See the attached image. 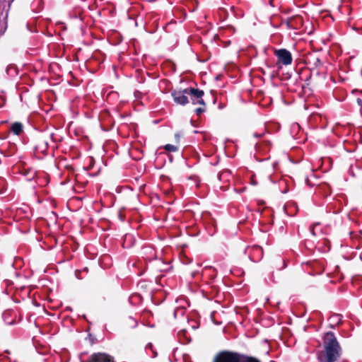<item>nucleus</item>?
Returning a JSON list of instances; mask_svg holds the SVG:
<instances>
[{
    "mask_svg": "<svg viewBox=\"0 0 362 362\" xmlns=\"http://www.w3.org/2000/svg\"><path fill=\"white\" fill-rule=\"evenodd\" d=\"M342 351L333 332H327L322 338V344L316 351V362H337Z\"/></svg>",
    "mask_w": 362,
    "mask_h": 362,
    "instance_id": "nucleus-1",
    "label": "nucleus"
},
{
    "mask_svg": "<svg viewBox=\"0 0 362 362\" xmlns=\"http://www.w3.org/2000/svg\"><path fill=\"white\" fill-rule=\"evenodd\" d=\"M243 355L229 352L222 351L218 354L214 358V362H240Z\"/></svg>",
    "mask_w": 362,
    "mask_h": 362,
    "instance_id": "nucleus-2",
    "label": "nucleus"
},
{
    "mask_svg": "<svg viewBox=\"0 0 362 362\" xmlns=\"http://www.w3.org/2000/svg\"><path fill=\"white\" fill-rule=\"evenodd\" d=\"M185 93L191 95V99L193 104H199L204 107L205 106L204 100L202 98L204 94L203 90L195 89L194 88H189L185 89Z\"/></svg>",
    "mask_w": 362,
    "mask_h": 362,
    "instance_id": "nucleus-3",
    "label": "nucleus"
},
{
    "mask_svg": "<svg viewBox=\"0 0 362 362\" xmlns=\"http://www.w3.org/2000/svg\"><path fill=\"white\" fill-rule=\"evenodd\" d=\"M275 55L278 58L279 62L287 66L292 63L293 58L291 52L286 49H276L274 52Z\"/></svg>",
    "mask_w": 362,
    "mask_h": 362,
    "instance_id": "nucleus-4",
    "label": "nucleus"
},
{
    "mask_svg": "<svg viewBox=\"0 0 362 362\" xmlns=\"http://www.w3.org/2000/svg\"><path fill=\"white\" fill-rule=\"evenodd\" d=\"M188 94L185 93V89L180 91H174L172 93V96L173 98L174 101L180 105H185L189 103L187 95Z\"/></svg>",
    "mask_w": 362,
    "mask_h": 362,
    "instance_id": "nucleus-5",
    "label": "nucleus"
},
{
    "mask_svg": "<svg viewBox=\"0 0 362 362\" xmlns=\"http://www.w3.org/2000/svg\"><path fill=\"white\" fill-rule=\"evenodd\" d=\"M88 362H115L113 358L104 353L94 354Z\"/></svg>",
    "mask_w": 362,
    "mask_h": 362,
    "instance_id": "nucleus-6",
    "label": "nucleus"
},
{
    "mask_svg": "<svg viewBox=\"0 0 362 362\" xmlns=\"http://www.w3.org/2000/svg\"><path fill=\"white\" fill-rule=\"evenodd\" d=\"M263 255L262 248L258 245L253 246L250 251V258L252 262H259Z\"/></svg>",
    "mask_w": 362,
    "mask_h": 362,
    "instance_id": "nucleus-7",
    "label": "nucleus"
},
{
    "mask_svg": "<svg viewBox=\"0 0 362 362\" xmlns=\"http://www.w3.org/2000/svg\"><path fill=\"white\" fill-rule=\"evenodd\" d=\"M270 142L269 141H262V143L260 144H258L256 145V148H257V151L262 153H266L267 151H269V149H270Z\"/></svg>",
    "mask_w": 362,
    "mask_h": 362,
    "instance_id": "nucleus-8",
    "label": "nucleus"
},
{
    "mask_svg": "<svg viewBox=\"0 0 362 362\" xmlns=\"http://www.w3.org/2000/svg\"><path fill=\"white\" fill-rule=\"evenodd\" d=\"M23 124L20 122H15L11 127V132L16 135H20L23 132Z\"/></svg>",
    "mask_w": 362,
    "mask_h": 362,
    "instance_id": "nucleus-9",
    "label": "nucleus"
},
{
    "mask_svg": "<svg viewBox=\"0 0 362 362\" xmlns=\"http://www.w3.org/2000/svg\"><path fill=\"white\" fill-rule=\"evenodd\" d=\"M240 362H260L258 359L254 357H250L243 355Z\"/></svg>",
    "mask_w": 362,
    "mask_h": 362,
    "instance_id": "nucleus-10",
    "label": "nucleus"
},
{
    "mask_svg": "<svg viewBox=\"0 0 362 362\" xmlns=\"http://www.w3.org/2000/svg\"><path fill=\"white\" fill-rule=\"evenodd\" d=\"M13 0H0V8H5L10 7L11 4Z\"/></svg>",
    "mask_w": 362,
    "mask_h": 362,
    "instance_id": "nucleus-11",
    "label": "nucleus"
},
{
    "mask_svg": "<svg viewBox=\"0 0 362 362\" xmlns=\"http://www.w3.org/2000/svg\"><path fill=\"white\" fill-rule=\"evenodd\" d=\"M165 149L168 151L175 152L177 151V147L172 144H167L165 146Z\"/></svg>",
    "mask_w": 362,
    "mask_h": 362,
    "instance_id": "nucleus-12",
    "label": "nucleus"
},
{
    "mask_svg": "<svg viewBox=\"0 0 362 362\" xmlns=\"http://www.w3.org/2000/svg\"><path fill=\"white\" fill-rule=\"evenodd\" d=\"M143 254L144 255H147V254H151L153 256H154V251L152 248H150V247H144L143 249Z\"/></svg>",
    "mask_w": 362,
    "mask_h": 362,
    "instance_id": "nucleus-13",
    "label": "nucleus"
},
{
    "mask_svg": "<svg viewBox=\"0 0 362 362\" xmlns=\"http://www.w3.org/2000/svg\"><path fill=\"white\" fill-rule=\"evenodd\" d=\"M230 173L229 171L228 170H225V171H223L222 173H221L219 175H218V178L220 180H222L223 177H225L226 175H228V174Z\"/></svg>",
    "mask_w": 362,
    "mask_h": 362,
    "instance_id": "nucleus-14",
    "label": "nucleus"
},
{
    "mask_svg": "<svg viewBox=\"0 0 362 362\" xmlns=\"http://www.w3.org/2000/svg\"><path fill=\"white\" fill-rule=\"evenodd\" d=\"M205 111V108L204 107H198L195 110V112L197 113V115H201L202 113H203Z\"/></svg>",
    "mask_w": 362,
    "mask_h": 362,
    "instance_id": "nucleus-15",
    "label": "nucleus"
},
{
    "mask_svg": "<svg viewBox=\"0 0 362 362\" xmlns=\"http://www.w3.org/2000/svg\"><path fill=\"white\" fill-rule=\"evenodd\" d=\"M129 321H131L132 322V327H136V325H137V322L132 317H129Z\"/></svg>",
    "mask_w": 362,
    "mask_h": 362,
    "instance_id": "nucleus-16",
    "label": "nucleus"
},
{
    "mask_svg": "<svg viewBox=\"0 0 362 362\" xmlns=\"http://www.w3.org/2000/svg\"><path fill=\"white\" fill-rule=\"evenodd\" d=\"M315 65L316 66H322V62L319 59L317 58L316 60H315Z\"/></svg>",
    "mask_w": 362,
    "mask_h": 362,
    "instance_id": "nucleus-17",
    "label": "nucleus"
},
{
    "mask_svg": "<svg viewBox=\"0 0 362 362\" xmlns=\"http://www.w3.org/2000/svg\"><path fill=\"white\" fill-rule=\"evenodd\" d=\"M310 232L312 233V234H313V235H315V230H314V227H313V226H310Z\"/></svg>",
    "mask_w": 362,
    "mask_h": 362,
    "instance_id": "nucleus-18",
    "label": "nucleus"
},
{
    "mask_svg": "<svg viewBox=\"0 0 362 362\" xmlns=\"http://www.w3.org/2000/svg\"><path fill=\"white\" fill-rule=\"evenodd\" d=\"M252 185H257V182H256V181H255V180H252Z\"/></svg>",
    "mask_w": 362,
    "mask_h": 362,
    "instance_id": "nucleus-19",
    "label": "nucleus"
},
{
    "mask_svg": "<svg viewBox=\"0 0 362 362\" xmlns=\"http://www.w3.org/2000/svg\"><path fill=\"white\" fill-rule=\"evenodd\" d=\"M254 136H255V137H259V136H260V135H259V134H254Z\"/></svg>",
    "mask_w": 362,
    "mask_h": 362,
    "instance_id": "nucleus-20",
    "label": "nucleus"
}]
</instances>
